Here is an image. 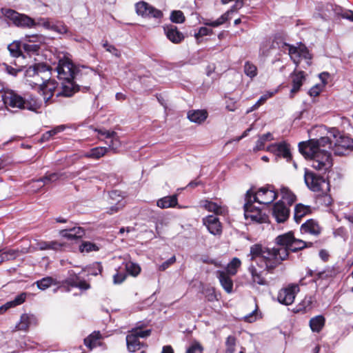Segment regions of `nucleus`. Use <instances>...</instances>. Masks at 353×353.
<instances>
[{
	"mask_svg": "<svg viewBox=\"0 0 353 353\" xmlns=\"http://www.w3.org/2000/svg\"><path fill=\"white\" fill-rule=\"evenodd\" d=\"M79 250L81 252H89L98 250V247L93 243L84 242L80 245Z\"/></svg>",
	"mask_w": 353,
	"mask_h": 353,
	"instance_id": "50",
	"label": "nucleus"
},
{
	"mask_svg": "<svg viewBox=\"0 0 353 353\" xmlns=\"http://www.w3.org/2000/svg\"><path fill=\"white\" fill-rule=\"evenodd\" d=\"M304 180L307 187L311 191L318 192L319 194H325L328 202L330 203V197L327 196V193L330 191V183L323 176L305 169Z\"/></svg>",
	"mask_w": 353,
	"mask_h": 353,
	"instance_id": "5",
	"label": "nucleus"
},
{
	"mask_svg": "<svg viewBox=\"0 0 353 353\" xmlns=\"http://www.w3.org/2000/svg\"><path fill=\"white\" fill-rule=\"evenodd\" d=\"M325 319L322 315H318L310 320V327L312 332H320L325 325Z\"/></svg>",
	"mask_w": 353,
	"mask_h": 353,
	"instance_id": "33",
	"label": "nucleus"
},
{
	"mask_svg": "<svg viewBox=\"0 0 353 353\" xmlns=\"http://www.w3.org/2000/svg\"><path fill=\"white\" fill-rule=\"evenodd\" d=\"M236 344V339L233 336H229L225 341L226 352L225 353H234V347Z\"/></svg>",
	"mask_w": 353,
	"mask_h": 353,
	"instance_id": "52",
	"label": "nucleus"
},
{
	"mask_svg": "<svg viewBox=\"0 0 353 353\" xmlns=\"http://www.w3.org/2000/svg\"><path fill=\"white\" fill-rule=\"evenodd\" d=\"M95 131H97L99 135L104 137L105 139H109L110 137H114L116 135L115 132L106 130L105 129H100V130L95 129Z\"/></svg>",
	"mask_w": 353,
	"mask_h": 353,
	"instance_id": "62",
	"label": "nucleus"
},
{
	"mask_svg": "<svg viewBox=\"0 0 353 353\" xmlns=\"http://www.w3.org/2000/svg\"><path fill=\"white\" fill-rule=\"evenodd\" d=\"M292 88L290 90V97L292 98L295 93H296L303 85L305 79L304 72L299 71L292 74Z\"/></svg>",
	"mask_w": 353,
	"mask_h": 353,
	"instance_id": "26",
	"label": "nucleus"
},
{
	"mask_svg": "<svg viewBox=\"0 0 353 353\" xmlns=\"http://www.w3.org/2000/svg\"><path fill=\"white\" fill-rule=\"evenodd\" d=\"M241 262L239 259L234 257L232 261L227 265L225 268V271H223L225 275L234 276L236 274L238 269L240 268Z\"/></svg>",
	"mask_w": 353,
	"mask_h": 353,
	"instance_id": "35",
	"label": "nucleus"
},
{
	"mask_svg": "<svg viewBox=\"0 0 353 353\" xmlns=\"http://www.w3.org/2000/svg\"><path fill=\"white\" fill-rule=\"evenodd\" d=\"M2 13L6 18L19 28H32L34 27V19L26 14L19 13L12 9H2Z\"/></svg>",
	"mask_w": 353,
	"mask_h": 353,
	"instance_id": "7",
	"label": "nucleus"
},
{
	"mask_svg": "<svg viewBox=\"0 0 353 353\" xmlns=\"http://www.w3.org/2000/svg\"><path fill=\"white\" fill-rule=\"evenodd\" d=\"M50 75V68L44 63L31 65L25 72L26 83L43 96L46 105L54 101L52 98L57 87V83L51 80Z\"/></svg>",
	"mask_w": 353,
	"mask_h": 353,
	"instance_id": "2",
	"label": "nucleus"
},
{
	"mask_svg": "<svg viewBox=\"0 0 353 353\" xmlns=\"http://www.w3.org/2000/svg\"><path fill=\"white\" fill-rule=\"evenodd\" d=\"M136 12L143 18L161 19L163 12L145 1H140L135 4Z\"/></svg>",
	"mask_w": 353,
	"mask_h": 353,
	"instance_id": "12",
	"label": "nucleus"
},
{
	"mask_svg": "<svg viewBox=\"0 0 353 353\" xmlns=\"http://www.w3.org/2000/svg\"><path fill=\"white\" fill-rule=\"evenodd\" d=\"M275 242L279 246L276 248L277 249L285 250L287 256L285 257V260L288 259L290 252H296L305 248H311L313 245L312 242H305L296 239L293 232H288L278 236Z\"/></svg>",
	"mask_w": 353,
	"mask_h": 353,
	"instance_id": "4",
	"label": "nucleus"
},
{
	"mask_svg": "<svg viewBox=\"0 0 353 353\" xmlns=\"http://www.w3.org/2000/svg\"><path fill=\"white\" fill-rule=\"evenodd\" d=\"M202 23L205 26H208V28L219 27L221 25V18H218L214 21H212L209 19H204Z\"/></svg>",
	"mask_w": 353,
	"mask_h": 353,
	"instance_id": "58",
	"label": "nucleus"
},
{
	"mask_svg": "<svg viewBox=\"0 0 353 353\" xmlns=\"http://www.w3.org/2000/svg\"><path fill=\"white\" fill-rule=\"evenodd\" d=\"M301 230L302 233H308L317 236L321 233V228L316 221L310 219L302 224Z\"/></svg>",
	"mask_w": 353,
	"mask_h": 353,
	"instance_id": "25",
	"label": "nucleus"
},
{
	"mask_svg": "<svg viewBox=\"0 0 353 353\" xmlns=\"http://www.w3.org/2000/svg\"><path fill=\"white\" fill-rule=\"evenodd\" d=\"M52 284H55V281L50 276L43 278L37 281V287L41 290L48 288Z\"/></svg>",
	"mask_w": 353,
	"mask_h": 353,
	"instance_id": "43",
	"label": "nucleus"
},
{
	"mask_svg": "<svg viewBox=\"0 0 353 353\" xmlns=\"http://www.w3.org/2000/svg\"><path fill=\"white\" fill-rule=\"evenodd\" d=\"M334 153L338 156H343L353 151V139L345 135H340L336 139L332 148Z\"/></svg>",
	"mask_w": 353,
	"mask_h": 353,
	"instance_id": "15",
	"label": "nucleus"
},
{
	"mask_svg": "<svg viewBox=\"0 0 353 353\" xmlns=\"http://www.w3.org/2000/svg\"><path fill=\"white\" fill-rule=\"evenodd\" d=\"M202 351L203 347L201 345L197 342H194L187 349L186 353H202Z\"/></svg>",
	"mask_w": 353,
	"mask_h": 353,
	"instance_id": "56",
	"label": "nucleus"
},
{
	"mask_svg": "<svg viewBox=\"0 0 353 353\" xmlns=\"http://www.w3.org/2000/svg\"><path fill=\"white\" fill-rule=\"evenodd\" d=\"M65 283L72 287L79 288L81 290H88L90 288V284L84 280H81L78 274L73 270L68 272V276Z\"/></svg>",
	"mask_w": 353,
	"mask_h": 353,
	"instance_id": "23",
	"label": "nucleus"
},
{
	"mask_svg": "<svg viewBox=\"0 0 353 353\" xmlns=\"http://www.w3.org/2000/svg\"><path fill=\"white\" fill-rule=\"evenodd\" d=\"M103 46L108 52L112 53L117 57H120V52L114 46L109 44L108 42L104 43Z\"/></svg>",
	"mask_w": 353,
	"mask_h": 353,
	"instance_id": "59",
	"label": "nucleus"
},
{
	"mask_svg": "<svg viewBox=\"0 0 353 353\" xmlns=\"http://www.w3.org/2000/svg\"><path fill=\"white\" fill-rule=\"evenodd\" d=\"M171 21L175 23H182L185 21V17L181 10H173L170 17Z\"/></svg>",
	"mask_w": 353,
	"mask_h": 353,
	"instance_id": "44",
	"label": "nucleus"
},
{
	"mask_svg": "<svg viewBox=\"0 0 353 353\" xmlns=\"http://www.w3.org/2000/svg\"><path fill=\"white\" fill-rule=\"evenodd\" d=\"M43 37L38 34L26 35L24 38V41L28 43H41L43 41Z\"/></svg>",
	"mask_w": 353,
	"mask_h": 353,
	"instance_id": "53",
	"label": "nucleus"
},
{
	"mask_svg": "<svg viewBox=\"0 0 353 353\" xmlns=\"http://www.w3.org/2000/svg\"><path fill=\"white\" fill-rule=\"evenodd\" d=\"M177 204L178 199L176 194L164 196L159 199L157 202V206L161 209L174 208L176 207Z\"/></svg>",
	"mask_w": 353,
	"mask_h": 353,
	"instance_id": "30",
	"label": "nucleus"
},
{
	"mask_svg": "<svg viewBox=\"0 0 353 353\" xmlns=\"http://www.w3.org/2000/svg\"><path fill=\"white\" fill-rule=\"evenodd\" d=\"M18 250H8L6 251H3V255L5 261H10L14 259L17 256H18Z\"/></svg>",
	"mask_w": 353,
	"mask_h": 353,
	"instance_id": "54",
	"label": "nucleus"
},
{
	"mask_svg": "<svg viewBox=\"0 0 353 353\" xmlns=\"http://www.w3.org/2000/svg\"><path fill=\"white\" fill-rule=\"evenodd\" d=\"M37 324L38 319L34 314L25 313L21 314L19 323L15 325L14 331H27L30 326Z\"/></svg>",
	"mask_w": 353,
	"mask_h": 353,
	"instance_id": "19",
	"label": "nucleus"
},
{
	"mask_svg": "<svg viewBox=\"0 0 353 353\" xmlns=\"http://www.w3.org/2000/svg\"><path fill=\"white\" fill-rule=\"evenodd\" d=\"M62 236L66 237L70 239H74L81 238L84 235L83 230L80 228H73L70 230H63L61 232Z\"/></svg>",
	"mask_w": 353,
	"mask_h": 353,
	"instance_id": "34",
	"label": "nucleus"
},
{
	"mask_svg": "<svg viewBox=\"0 0 353 353\" xmlns=\"http://www.w3.org/2000/svg\"><path fill=\"white\" fill-rule=\"evenodd\" d=\"M125 269L127 272L133 276H137L141 272L139 265L132 262L126 263Z\"/></svg>",
	"mask_w": 353,
	"mask_h": 353,
	"instance_id": "45",
	"label": "nucleus"
},
{
	"mask_svg": "<svg viewBox=\"0 0 353 353\" xmlns=\"http://www.w3.org/2000/svg\"><path fill=\"white\" fill-rule=\"evenodd\" d=\"M243 70L245 75L251 79L255 77L258 73L256 66L249 61H245L243 66Z\"/></svg>",
	"mask_w": 353,
	"mask_h": 353,
	"instance_id": "40",
	"label": "nucleus"
},
{
	"mask_svg": "<svg viewBox=\"0 0 353 353\" xmlns=\"http://www.w3.org/2000/svg\"><path fill=\"white\" fill-rule=\"evenodd\" d=\"M233 281L231 277L225 275V274L222 272V288L227 293L230 294L233 292Z\"/></svg>",
	"mask_w": 353,
	"mask_h": 353,
	"instance_id": "41",
	"label": "nucleus"
},
{
	"mask_svg": "<svg viewBox=\"0 0 353 353\" xmlns=\"http://www.w3.org/2000/svg\"><path fill=\"white\" fill-rule=\"evenodd\" d=\"M203 221L211 234L214 235L220 234L221 222L219 221V216L208 215L203 219Z\"/></svg>",
	"mask_w": 353,
	"mask_h": 353,
	"instance_id": "21",
	"label": "nucleus"
},
{
	"mask_svg": "<svg viewBox=\"0 0 353 353\" xmlns=\"http://www.w3.org/2000/svg\"><path fill=\"white\" fill-rule=\"evenodd\" d=\"M40 48V43H28L26 42L23 43V49L27 52H36Z\"/></svg>",
	"mask_w": 353,
	"mask_h": 353,
	"instance_id": "55",
	"label": "nucleus"
},
{
	"mask_svg": "<svg viewBox=\"0 0 353 353\" xmlns=\"http://www.w3.org/2000/svg\"><path fill=\"white\" fill-rule=\"evenodd\" d=\"M62 81L61 90L57 93V97L60 96L70 97L79 90L78 86L74 84L73 79Z\"/></svg>",
	"mask_w": 353,
	"mask_h": 353,
	"instance_id": "24",
	"label": "nucleus"
},
{
	"mask_svg": "<svg viewBox=\"0 0 353 353\" xmlns=\"http://www.w3.org/2000/svg\"><path fill=\"white\" fill-rule=\"evenodd\" d=\"M108 149L105 147H96L92 148L85 154V157L94 159H99L103 157L108 152Z\"/></svg>",
	"mask_w": 353,
	"mask_h": 353,
	"instance_id": "36",
	"label": "nucleus"
},
{
	"mask_svg": "<svg viewBox=\"0 0 353 353\" xmlns=\"http://www.w3.org/2000/svg\"><path fill=\"white\" fill-rule=\"evenodd\" d=\"M176 261V257L174 256H172L169 259L163 262L161 265H159V270L160 271H164L167 268H168L171 265L174 263Z\"/></svg>",
	"mask_w": 353,
	"mask_h": 353,
	"instance_id": "60",
	"label": "nucleus"
},
{
	"mask_svg": "<svg viewBox=\"0 0 353 353\" xmlns=\"http://www.w3.org/2000/svg\"><path fill=\"white\" fill-rule=\"evenodd\" d=\"M212 34V30L208 27H201L197 32L194 33V37L197 43H200L201 39L204 36L210 35Z\"/></svg>",
	"mask_w": 353,
	"mask_h": 353,
	"instance_id": "46",
	"label": "nucleus"
},
{
	"mask_svg": "<svg viewBox=\"0 0 353 353\" xmlns=\"http://www.w3.org/2000/svg\"><path fill=\"white\" fill-rule=\"evenodd\" d=\"M126 278V275L123 273L117 272L113 276L114 283L120 284Z\"/></svg>",
	"mask_w": 353,
	"mask_h": 353,
	"instance_id": "64",
	"label": "nucleus"
},
{
	"mask_svg": "<svg viewBox=\"0 0 353 353\" xmlns=\"http://www.w3.org/2000/svg\"><path fill=\"white\" fill-rule=\"evenodd\" d=\"M108 139H110V142H107L109 148L115 150L120 146V142L117 134L114 137H110Z\"/></svg>",
	"mask_w": 353,
	"mask_h": 353,
	"instance_id": "61",
	"label": "nucleus"
},
{
	"mask_svg": "<svg viewBox=\"0 0 353 353\" xmlns=\"http://www.w3.org/2000/svg\"><path fill=\"white\" fill-rule=\"evenodd\" d=\"M278 196V192L274 187L268 185L261 188L256 192L252 190L251 199L253 202H257L261 205H268L272 203Z\"/></svg>",
	"mask_w": 353,
	"mask_h": 353,
	"instance_id": "6",
	"label": "nucleus"
},
{
	"mask_svg": "<svg viewBox=\"0 0 353 353\" xmlns=\"http://www.w3.org/2000/svg\"><path fill=\"white\" fill-rule=\"evenodd\" d=\"M4 105L8 108L22 109L24 107L25 99L12 90H7L1 93Z\"/></svg>",
	"mask_w": 353,
	"mask_h": 353,
	"instance_id": "14",
	"label": "nucleus"
},
{
	"mask_svg": "<svg viewBox=\"0 0 353 353\" xmlns=\"http://www.w3.org/2000/svg\"><path fill=\"white\" fill-rule=\"evenodd\" d=\"M163 31L167 39L173 43H180L185 39L184 34L173 24L164 26Z\"/></svg>",
	"mask_w": 353,
	"mask_h": 353,
	"instance_id": "18",
	"label": "nucleus"
},
{
	"mask_svg": "<svg viewBox=\"0 0 353 353\" xmlns=\"http://www.w3.org/2000/svg\"><path fill=\"white\" fill-rule=\"evenodd\" d=\"M274 140V137L270 132H268L259 137L254 148V151L264 150L265 144L268 141Z\"/></svg>",
	"mask_w": 353,
	"mask_h": 353,
	"instance_id": "37",
	"label": "nucleus"
},
{
	"mask_svg": "<svg viewBox=\"0 0 353 353\" xmlns=\"http://www.w3.org/2000/svg\"><path fill=\"white\" fill-rule=\"evenodd\" d=\"M208 117V112L205 110H192L188 112V119L193 123H202Z\"/></svg>",
	"mask_w": 353,
	"mask_h": 353,
	"instance_id": "29",
	"label": "nucleus"
},
{
	"mask_svg": "<svg viewBox=\"0 0 353 353\" xmlns=\"http://www.w3.org/2000/svg\"><path fill=\"white\" fill-rule=\"evenodd\" d=\"M104 336L99 331H94L83 340L85 346L90 350L102 345Z\"/></svg>",
	"mask_w": 353,
	"mask_h": 353,
	"instance_id": "22",
	"label": "nucleus"
},
{
	"mask_svg": "<svg viewBox=\"0 0 353 353\" xmlns=\"http://www.w3.org/2000/svg\"><path fill=\"white\" fill-rule=\"evenodd\" d=\"M311 213L312 209L310 205L298 203L294 208V219L297 223H299L303 217Z\"/></svg>",
	"mask_w": 353,
	"mask_h": 353,
	"instance_id": "28",
	"label": "nucleus"
},
{
	"mask_svg": "<svg viewBox=\"0 0 353 353\" xmlns=\"http://www.w3.org/2000/svg\"><path fill=\"white\" fill-rule=\"evenodd\" d=\"M331 148L332 141L327 137L310 139L299 144V152L310 161L311 167L323 174L330 172L333 166Z\"/></svg>",
	"mask_w": 353,
	"mask_h": 353,
	"instance_id": "1",
	"label": "nucleus"
},
{
	"mask_svg": "<svg viewBox=\"0 0 353 353\" xmlns=\"http://www.w3.org/2000/svg\"><path fill=\"white\" fill-rule=\"evenodd\" d=\"M290 207L285 205L283 201L274 203L272 208V215L278 223H284L290 216Z\"/></svg>",
	"mask_w": 353,
	"mask_h": 353,
	"instance_id": "17",
	"label": "nucleus"
},
{
	"mask_svg": "<svg viewBox=\"0 0 353 353\" xmlns=\"http://www.w3.org/2000/svg\"><path fill=\"white\" fill-rule=\"evenodd\" d=\"M249 272L252 275V279L254 283L261 285H264L266 284L265 279L261 276L260 273L257 272L256 268L253 265H251L249 267Z\"/></svg>",
	"mask_w": 353,
	"mask_h": 353,
	"instance_id": "39",
	"label": "nucleus"
},
{
	"mask_svg": "<svg viewBox=\"0 0 353 353\" xmlns=\"http://www.w3.org/2000/svg\"><path fill=\"white\" fill-rule=\"evenodd\" d=\"M65 128V127L64 125H59V126L56 127L55 128H54L51 130H49V131L46 132L45 134H43V137H42V139L46 140V141L49 140L51 137L55 135L56 134H57L59 132H62Z\"/></svg>",
	"mask_w": 353,
	"mask_h": 353,
	"instance_id": "49",
	"label": "nucleus"
},
{
	"mask_svg": "<svg viewBox=\"0 0 353 353\" xmlns=\"http://www.w3.org/2000/svg\"><path fill=\"white\" fill-rule=\"evenodd\" d=\"M59 176L57 173H52L48 176H46L39 180L38 182H43L44 183H48V182H54L59 179Z\"/></svg>",
	"mask_w": 353,
	"mask_h": 353,
	"instance_id": "57",
	"label": "nucleus"
},
{
	"mask_svg": "<svg viewBox=\"0 0 353 353\" xmlns=\"http://www.w3.org/2000/svg\"><path fill=\"white\" fill-rule=\"evenodd\" d=\"M225 109L226 110H228V111H234L237 108V107H238L237 101L238 100L236 98L225 97Z\"/></svg>",
	"mask_w": 353,
	"mask_h": 353,
	"instance_id": "48",
	"label": "nucleus"
},
{
	"mask_svg": "<svg viewBox=\"0 0 353 353\" xmlns=\"http://www.w3.org/2000/svg\"><path fill=\"white\" fill-rule=\"evenodd\" d=\"M52 31L56 32L58 34H66L68 32V27L62 21L54 22Z\"/></svg>",
	"mask_w": 353,
	"mask_h": 353,
	"instance_id": "47",
	"label": "nucleus"
},
{
	"mask_svg": "<svg viewBox=\"0 0 353 353\" xmlns=\"http://www.w3.org/2000/svg\"><path fill=\"white\" fill-rule=\"evenodd\" d=\"M340 272V268L337 265L327 266L324 270L317 273L318 279H326L335 277Z\"/></svg>",
	"mask_w": 353,
	"mask_h": 353,
	"instance_id": "32",
	"label": "nucleus"
},
{
	"mask_svg": "<svg viewBox=\"0 0 353 353\" xmlns=\"http://www.w3.org/2000/svg\"><path fill=\"white\" fill-rule=\"evenodd\" d=\"M151 334L150 330H142L139 327L132 329L126 336V343L128 350L131 352H134L141 350L143 344L140 342L139 338H145Z\"/></svg>",
	"mask_w": 353,
	"mask_h": 353,
	"instance_id": "8",
	"label": "nucleus"
},
{
	"mask_svg": "<svg viewBox=\"0 0 353 353\" xmlns=\"http://www.w3.org/2000/svg\"><path fill=\"white\" fill-rule=\"evenodd\" d=\"M26 296V293H21L20 294H18L14 298V300L6 303V306H7L8 309H10L12 307H14L17 305H19L25 302Z\"/></svg>",
	"mask_w": 353,
	"mask_h": 353,
	"instance_id": "42",
	"label": "nucleus"
},
{
	"mask_svg": "<svg viewBox=\"0 0 353 353\" xmlns=\"http://www.w3.org/2000/svg\"><path fill=\"white\" fill-rule=\"evenodd\" d=\"M57 77L59 80L74 79L75 68L71 60L65 55L60 58L56 68Z\"/></svg>",
	"mask_w": 353,
	"mask_h": 353,
	"instance_id": "10",
	"label": "nucleus"
},
{
	"mask_svg": "<svg viewBox=\"0 0 353 353\" xmlns=\"http://www.w3.org/2000/svg\"><path fill=\"white\" fill-rule=\"evenodd\" d=\"M250 256L252 261L261 257L265 264L267 271L272 273L282 261H285L287 254L283 249L263 248L261 245L255 244L250 248Z\"/></svg>",
	"mask_w": 353,
	"mask_h": 353,
	"instance_id": "3",
	"label": "nucleus"
},
{
	"mask_svg": "<svg viewBox=\"0 0 353 353\" xmlns=\"http://www.w3.org/2000/svg\"><path fill=\"white\" fill-rule=\"evenodd\" d=\"M281 199L283 203H287L288 206H291L296 201V196L295 194L288 187L281 186L279 190Z\"/></svg>",
	"mask_w": 353,
	"mask_h": 353,
	"instance_id": "27",
	"label": "nucleus"
},
{
	"mask_svg": "<svg viewBox=\"0 0 353 353\" xmlns=\"http://www.w3.org/2000/svg\"><path fill=\"white\" fill-rule=\"evenodd\" d=\"M203 206L208 211L213 212L214 214L212 215L219 216V212L220 210V207L216 203L211 202V201H205Z\"/></svg>",
	"mask_w": 353,
	"mask_h": 353,
	"instance_id": "51",
	"label": "nucleus"
},
{
	"mask_svg": "<svg viewBox=\"0 0 353 353\" xmlns=\"http://www.w3.org/2000/svg\"><path fill=\"white\" fill-rule=\"evenodd\" d=\"M299 290L300 288L297 284H290L280 290L277 297L278 301L283 305H290L294 303Z\"/></svg>",
	"mask_w": 353,
	"mask_h": 353,
	"instance_id": "13",
	"label": "nucleus"
},
{
	"mask_svg": "<svg viewBox=\"0 0 353 353\" xmlns=\"http://www.w3.org/2000/svg\"><path fill=\"white\" fill-rule=\"evenodd\" d=\"M266 151L274 154L279 157H283L287 161L292 160L290 145L286 141L272 143L266 148Z\"/></svg>",
	"mask_w": 353,
	"mask_h": 353,
	"instance_id": "16",
	"label": "nucleus"
},
{
	"mask_svg": "<svg viewBox=\"0 0 353 353\" xmlns=\"http://www.w3.org/2000/svg\"><path fill=\"white\" fill-rule=\"evenodd\" d=\"M42 105V102L35 97H30L28 99H25L23 109H28L32 111H37Z\"/></svg>",
	"mask_w": 353,
	"mask_h": 353,
	"instance_id": "38",
	"label": "nucleus"
},
{
	"mask_svg": "<svg viewBox=\"0 0 353 353\" xmlns=\"http://www.w3.org/2000/svg\"><path fill=\"white\" fill-rule=\"evenodd\" d=\"M110 199L112 200L110 204L112 205L108 212L109 214H112L117 212L119 210L122 209L125 205L123 201V196L119 190H112L109 192Z\"/></svg>",
	"mask_w": 353,
	"mask_h": 353,
	"instance_id": "20",
	"label": "nucleus"
},
{
	"mask_svg": "<svg viewBox=\"0 0 353 353\" xmlns=\"http://www.w3.org/2000/svg\"><path fill=\"white\" fill-rule=\"evenodd\" d=\"M63 247V244L57 241H41L37 243V248L40 250H60Z\"/></svg>",
	"mask_w": 353,
	"mask_h": 353,
	"instance_id": "31",
	"label": "nucleus"
},
{
	"mask_svg": "<svg viewBox=\"0 0 353 353\" xmlns=\"http://www.w3.org/2000/svg\"><path fill=\"white\" fill-rule=\"evenodd\" d=\"M252 190L247 191L245 195V203L244 205V214L245 219H250L256 223H263L265 220V216L261 213L259 208L253 205V201L251 199Z\"/></svg>",
	"mask_w": 353,
	"mask_h": 353,
	"instance_id": "9",
	"label": "nucleus"
},
{
	"mask_svg": "<svg viewBox=\"0 0 353 353\" xmlns=\"http://www.w3.org/2000/svg\"><path fill=\"white\" fill-rule=\"evenodd\" d=\"M285 46L288 48V54L291 59L296 66L303 59L307 60V63L308 65L310 64V61L312 59V55L305 46L300 44L299 46H294L287 43H285Z\"/></svg>",
	"mask_w": 353,
	"mask_h": 353,
	"instance_id": "11",
	"label": "nucleus"
},
{
	"mask_svg": "<svg viewBox=\"0 0 353 353\" xmlns=\"http://www.w3.org/2000/svg\"><path fill=\"white\" fill-rule=\"evenodd\" d=\"M3 66L5 68L6 71L12 76H17V74L21 71V69L20 68H14L10 65H8V64L4 63Z\"/></svg>",
	"mask_w": 353,
	"mask_h": 353,
	"instance_id": "63",
	"label": "nucleus"
}]
</instances>
